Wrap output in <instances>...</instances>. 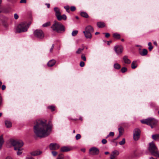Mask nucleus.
<instances>
[{
	"instance_id": "obj_19",
	"label": "nucleus",
	"mask_w": 159,
	"mask_h": 159,
	"mask_svg": "<svg viewBox=\"0 0 159 159\" xmlns=\"http://www.w3.org/2000/svg\"><path fill=\"white\" fill-rule=\"evenodd\" d=\"M54 11L55 12V14L56 17L60 15H61V13L60 11V10L57 7H55L54 8Z\"/></svg>"
},
{
	"instance_id": "obj_2",
	"label": "nucleus",
	"mask_w": 159,
	"mask_h": 159,
	"mask_svg": "<svg viewBox=\"0 0 159 159\" xmlns=\"http://www.w3.org/2000/svg\"><path fill=\"white\" fill-rule=\"evenodd\" d=\"M51 28L53 31L58 33L64 32L65 30L64 26L61 23L56 21H54V23L51 27Z\"/></svg>"
},
{
	"instance_id": "obj_13",
	"label": "nucleus",
	"mask_w": 159,
	"mask_h": 159,
	"mask_svg": "<svg viewBox=\"0 0 159 159\" xmlns=\"http://www.w3.org/2000/svg\"><path fill=\"white\" fill-rule=\"evenodd\" d=\"M71 149V148L68 146H63L61 148V151L62 152H67L70 151Z\"/></svg>"
},
{
	"instance_id": "obj_8",
	"label": "nucleus",
	"mask_w": 159,
	"mask_h": 159,
	"mask_svg": "<svg viewBox=\"0 0 159 159\" xmlns=\"http://www.w3.org/2000/svg\"><path fill=\"white\" fill-rule=\"evenodd\" d=\"M34 34L35 37L39 39H42L44 37V34L43 31L40 30H37L34 31Z\"/></svg>"
},
{
	"instance_id": "obj_57",
	"label": "nucleus",
	"mask_w": 159,
	"mask_h": 159,
	"mask_svg": "<svg viewBox=\"0 0 159 159\" xmlns=\"http://www.w3.org/2000/svg\"><path fill=\"white\" fill-rule=\"evenodd\" d=\"M46 5L47 6L48 8H49L50 7V4L49 3H46Z\"/></svg>"
},
{
	"instance_id": "obj_50",
	"label": "nucleus",
	"mask_w": 159,
	"mask_h": 159,
	"mask_svg": "<svg viewBox=\"0 0 159 159\" xmlns=\"http://www.w3.org/2000/svg\"><path fill=\"white\" fill-rule=\"evenodd\" d=\"M116 156L113 154L111 155L110 157V159H114Z\"/></svg>"
},
{
	"instance_id": "obj_40",
	"label": "nucleus",
	"mask_w": 159,
	"mask_h": 159,
	"mask_svg": "<svg viewBox=\"0 0 159 159\" xmlns=\"http://www.w3.org/2000/svg\"><path fill=\"white\" fill-rule=\"evenodd\" d=\"M57 158H58V159H63L64 157L62 154H60L58 155Z\"/></svg>"
},
{
	"instance_id": "obj_36",
	"label": "nucleus",
	"mask_w": 159,
	"mask_h": 159,
	"mask_svg": "<svg viewBox=\"0 0 159 159\" xmlns=\"http://www.w3.org/2000/svg\"><path fill=\"white\" fill-rule=\"evenodd\" d=\"M125 143V139L124 138H123L121 141H120L119 143V144L120 145H124Z\"/></svg>"
},
{
	"instance_id": "obj_17",
	"label": "nucleus",
	"mask_w": 159,
	"mask_h": 159,
	"mask_svg": "<svg viewBox=\"0 0 159 159\" xmlns=\"http://www.w3.org/2000/svg\"><path fill=\"white\" fill-rule=\"evenodd\" d=\"M56 61L54 60H51L48 63V66L52 67L54 66L56 63Z\"/></svg>"
},
{
	"instance_id": "obj_20",
	"label": "nucleus",
	"mask_w": 159,
	"mask_h": 159,
	"mask_svg": "<svg viewBox=\"0 0 159 159\" xmlns=\"http://www.w3.org/2000/svg\"><path fill=\"white\" fill-rule=\"evenodd\" d=\"M137 61H133L131 64V68L133 69H134L137 67Z\"/></svg>"
},
{
	"instance_id": "obj_58",
	"label": "nucleus",
	"mask_w": 159,
	"mask_h": 159,
	"mask_svg": "<svg viewBox=\"0 0 159 159\" xmlns=\"http://www.w3.org/2000/svg\"><path fill=\"white\" fill-rule=\"evenodd\" d=\"M153 44L155 45L156 46H157V43L156 42V41H154V42H153Z\"/></svg>"
},
{
	"instance_id": "obj_28",
	"label": "nucleus",
	"mask_w": 159,
	"mask_h": 159,
	"mask_svg": "<svg viewBox=\"0 0 159 159\" xmlns=\"http://www.w3.org/2000/svg\"><path fill=\"white\" fill-rule=\"evenodd\" d=\"M18 149H17L16 150L17 151L16 153L18 155H20L22 153V150H23V148H20Z\"/></svg>"
},
{
	"instance_id": "obj_9",
	"label": "nucleus",
	"mask_w": 159,
	"mask_h": 159,
	"mask_svg": "<svg viewBox=\"0 0 159 159\" xmlns=\"http://www.w3.org/2000/svg\"><path fill=\"white\" fill-rule=\"evenodd\" d=\"M140 131L138 129H135L134 131L133 138L134 140H138L140 137Z\"/></svg>"
},
{
	"instance_id": "obj_10",
	"label": "nucleus",
	"mask_w": 159,
	"mask_h": 159,
	"mask_svg": "<svg viewBox=\"0 0 159 159\" xmlns=\"http://www.w3.org/2000/svg\"><path fill=\"white\" fill-rule=\"evenodd\" d=\"M123 48L121 46H116L114 47V50L117 55L121 54L123 51Z\"/></svg>"
},
{
	"instance_id": "obj_52",
	"label": "nucleus",
	"mask_w": 159,
	"mask_h": 159,
	"mask_svg": "<svg viewBox=\"0 0 159 159\" xmlns=\"http://www.w3.org/2000/svg\"><path fill=\"white\" fill-rule=\"evenodd\" d=\"M25 159H35L31 157H26Z\"/></svg>"
},
{
	"instance_id": "obj_32",
	"label": "nucleus",
	"mask_w": 159,
	"mask_h": 159,
	"mask_svg": "<svg viewBox=\"0 0 159 159\" xmlns=\"http://www.w3.org/2000/svg\"><path fill=\"white\" fill-rule=\"evenodd\" d=\"M114 133L112 132H110L109 134L107 136V137H106V138L107 139L108 137H109L110 136L113 137L114 136Z\"/></svg>"
},
{
	"instance_id": "obj_60",
	"label": "nucleus",
	"mask_w": 159,
	"mask_h": 159,
	"mask_svg": "<svg viewBox=\"0 0 159 159\" xmlns=\"http://www.w3.org/2000/svg\"><path fill=\"white\" fill-rule=\"evenodd\" d=\"M105 154H108L109 153V152H105Z\"/></svg>"
},
{
	"instance_id": "obj_46",
	"label": "nucleus",
	"mask_w": 159,
	"mask_h": 159,
	"mask_svg": "<svg viewBox=\"0 0 159 159\" xmlns=\"http://www.w3.org/2000/svg\"><path fill=\"white\" fill-rule=\"evenodd\" d=\"M54 44H53L52 45V47L50 49V52H52V50L54 48Z\"/></svg>"
},
{
	"instance_id": "obj_64",
	"label": "nucleus",
	"mask_w": 159,
	"mask_h": 159,
	"mask_svg": "<svg viewBox=\"0 0 159 159\" xmlns=\"http://www.w3.org/2000/svg\"><path fill=\"white\" fill-rule=\"evenodd\" d=\"M82 151H83V152H85V149H82Z\"/></svg>"
},
{
	"instance_id": "obj_7",
	"label": "nucleus",
	"mask_w": 159,
	"mask_h": 159,
	"mask_svg": "<svg viewBox=\"0 0 159 159\" xmlns=\"http://www.w3.org/2000/svg\"><path fill=\"white\" fill-rule=\"evenodd\" d=\"M140 121L142 123L150 125L152 128H153L157 122V121L156 120L151 118L141 120Z\"/></svg>"
},
{
	"instance_id": "obj_14",
	"label": "nucleus",
	"mask_w": 159,
	"mask_h": 159,
	"mask_svg": "<svg viewBox=\"0 0 159 159\" xmlns=\"http://www.w3.org/2000/svg\"><path fill=\"white\" fill-rule=\"evenodd\" d=\"M42 153V152L41 151H35L30 152V154L32 156H36L40 155Z\"/></svg>"
},
{
	"instance_id": "obj_44",
	"label": "nucleus",
	"mask_w": 159,
	"mask_h": 159,
	"mask_svg": "<svg viewBox=\"0 0 159 159\" xmlns=\"http://www.w3.org/2000/svg\"><path fill=\"white\" fill-rule=\"evenodd\" d=\"M80 65L81 67H83L84 66V63L83 61H81L80 63Z\"/></svg>"
},
{
	"instance_id": "obj_45",
	"label": "nucleus",
	"mask_w": 159,
	"mask_h": 159,
	"mask_svg": "<svg viewBox=\"0 0 159 159\" xmlns=\"http://www.w3.org/2000/svg\"><path fill=\"white\" fill-rule=\"evenodd\" d=\"M64 8L66 9L67 11H68L70 8L69 7L68 5L65 6Z\"/></svg>"
},
{
	"instance_id": "obj_49",
	"label": "nucleus",
	"mask_w": 159,
	"mask_h": 159,
	"mask_svg": "<svg viewBox=\"0 0 159 159\" xmlns=\"http://www.w3.org/2000/svg\"><path fill=\"white\" fill-rule=\"evenodd\" d=\"M2 103V100L1 94H0V107L1 106Z\"/></svg>"
},
{
	"instance_id": "obj_62",
	"label": "nucleus",
	"mask_w": 159,
	"mask_h": 159,
	"mask_svg": "<svg viewBox=\"0 0 159 159\" xmlns=\"http://www.w3.org/2000/svg\"><path fill=\"white\" fill-rule=\"evenodd\" d=\"M111 42H112V41H109V42H108L107 44H108V45H109V42H110V43H111Z\"/></svg>"
},
{
	"instance_id": "obj_18",
	"label": "nucleus",
	"mask_w": 159,
	"mask_h": 159,
	"mask_svg": "<svg viewBox=\"0 0 159 159\" xmlns=\"http://www.w3.org/2000/svg\"><path fill=\"white\" fill-rule=\"evenodd\" d=\"M5 123L7 128H9L11 127L12 123L10 121L8 120H6L5 121Z\"/></svg>"
},
{
	"instance_id": "obj_22",
	"label": "nucleus",
	"mask_w": 159,
	"mask_h": 159,
	"mask_svg": "<svg viewBox=\"0 0 159 159\" xmlns=\"http://www.w3.org/2000/svg\"><path fill=\"white\" fill-rule=\"evenodd\" d=\"M97 25L99 28H102L105 26V24L103 22H100L97 23Z\"/></svg>"
},
{
	"instance_id": "obj_48",
	"label": "nucleus",
	"mask_w": 159,
	"mask_h": 159,
	"mask_svg": "<svg viewBox=\"0 0 159 159\" xmlns=\"http://www.w3.org/2000/svg\"><path fill=\"white\" fill-rule=\"evenodd\" d=\"M103 34H105V37L106 38H108L109 37L110 34L109 33H103Z\"/></svg>"
},
{
	"instance_id": "obj_59",
	"label": "nucleus",
	"mask_w": 159,
	"mask_h": 159,
	"mask_svg": "<svg viewBox=\"0 0 159 159\" xmlns=\"http://www.w3.org/2000/svg\"><path fill=\"white\" fill-rule=\"evenodd\" d=\"M99 34V33L98 32H96L95 33V35H97V34Z\"/></svg>"
},
{
	"instance_id": "obj_26",
	"label": "nucleus",
	"mask_w": 159,
	"mask_h": 159,
	"mask_svg": "<svg viewBox=\"0 0 159 159\" xmlns=\"http://www.w3.org/2000/svg\"><path fill=\"white\" fill-rule=\"evenodd\" d=\"M80 15L82 16L85 18H88L89 17V16L88 14L85 12H81Z\"/></svg>"
},
{
	"instance_id": "obj_11",
	"label": "nucleus",
	"mask_w": 159,
	"mask_h": 159,
	"mask_svg": "<svg viewBox=\"0 0 159 159\" xmlns=\"http://www.w3.org/2000/svg\"><path fill=\"white\" fill-rule=\"evenodd\" d=\"M90 153L92 155L98 154L99 153V150L98 149L95 147H93L89 150Z\"/></svg>"
},
{
	"instance_id": "obj_54",
	"label": "nucleus",
	"mask_w": 159,
	"mask_h": 159,
	"mask_svg": "<svg viewBox=\"0 0 159 159\" xmlns=\"http://www.w3.org/2000/svg\"><path fill=\"white\" fill-rule=\"evenodd\" d=\"M6 89V86L5 85H2V90H4Z\"/></svg>"
},
{
	"instance_id": "obj_3",
	"label": "nucleus",
	"mask_w": 159,
	"mask_h": 159,
	"mask_svg": "<svg viewBox=\"0 0 159 159\" xmlns=\"http://www.w3.org/2000/svg\"><path fill=\"white\" fill-rule=\"evenodd\" d=\"M148 150L152 155L156 157H159V151L153 142L149 143Z\"/></svg>"
},
{
	"instance_id": "obj_21",
	"label": "nucleus",
	"mask_w": 159,
	"mask_h": 159,
	"mask_svg": "<svg viewBox=\"0 0 159 159\" xmlns=\"http://www.w3.org/2000/svg\"><path fill=\"white\" fill-rule=\"evenodd\" d=\"M140 54L142 56H145L147 54L148 51L146 49H143L142 52H139Z\"/></svg>"
},
{
	"instance_id": "obj_56",
	"label": "nucleus",
	"mask_w": 159,
	"mask_h": 159,
	"mask_svg": "<svg viewBox=\"0 0 159 159\" xmlns=\"http://www.w3.org/2000/svg\"><path fill=\"white\" fill-rule=\"evenodd\" d=\"M6 159H12V158L10 156L7 157Z\"/></svg>"
},
{
	"instance_id": "obj_53",
	"label": "nucleus",
	"mask_w": 159,
	"mask_h": 159,
	"mask_svg": "<svg viewBox=\"0 0 159 159\" xmlns=\"http://www.w3.org/2000/svg\"><path fill=\"white\" fill-rule=\"evenodd\" d=\"M26 0H21L20 2V3H26Z\"/></svg>"
},
{
	"instance_id": "obj_51",
	"label": "nucleus",
	"mask_w": 159,
	"mask_h": 159,
	"mask_svg": "<svg viewBox=\"0 0 159 159\" xmlns=\"http://www.w3.org/2000/svg\"><path fill=\"white\" fill-rule=\"evenodd\" d=\"M14 18L16 19H17L18 18V15L16 13L14 15Z\"/></svg>"
},
{
	"instance_id": "obj_33",
	"label": "nucleus",
	"mask_w": 159,
	"mask_h": 159,
	"mask_svg": "<svg viewBox=\"0 0 159 159\" xmlns=\"http://www.w3.org/2000/svg\"><path fill=\"white\" fill-rule=\"evenodd\" d=\"M78 33V30H74L72 32V34H71L73 36H76L77 34Z\"/></svg>"
},
{
	"instance_id": "obj_27",
	"label": "nucleus",
	"mask_w": 159,
	"mask_h": 159,
	"mask_svg": "<svg viewBox=\"0 0 159 159\" xmlns=\"http://www.w3.org/2000/svg\"><path fill=\"white\" fill-rule=\"evenodd\" d=\"M152 139L155 140L159 139V134L153 135H152Z\"/></svg>"
},
{
	"instance_id": "obj_24",
	"label": "nucleus",
	"mask_w": 159,
	"mask_h": 159,
	"mask_svg": "<svg viewBox=\"0 0 159 159\" xmlns=\"http://www.w3.org/2000/svg\"><path fill=\"white\" fill-rule=\"evenodd\" d=\"M84 48H79L78 50L76 51L75 53L77 54H80L81 53V52L84 50Z\"/></svg>"
},
{
	"instance_id": "obj_1",
	"label": "nucleus",
	"mask_w": 159,
	"mask_h": 159,
	"mask_svg": "<svg viewBox=\"0 0 159 159\" xmlns=\"http://www.w3.org/2000/svg\"><path fill=\"white\" fill-rule=\"evenodd\" d=\"M46 120L39 119L34 123V130L35 134L38 137L42 138L48 136L51 133L52 126L48 124Z\"/></svg>"
},
{
	"instance_id": "obj_29",
	"label": "nucleus",
	"mask_w": 159,
	"mask_h": 159,
	"mask_svg": "<svg viewBox=\"0 0 159 159\" xmlns=\"http://www.w3.org/2000/svg\"><path fill=\"white\" fill-rule=\"evenodd\" d=\"M113 37L116 39H119L120 38V35L117 33H114L113 34Z\"/></svg>"
},
{
	"instance_id": "obj_55",
	"label": "nucleus",
	"mask_w": 159,
	"mask_h": 159,
	"mask_svg": "<svg viewBox=\"0 0 159 159\" xmlns=\"http://www.w3.org/2000/svg\"><path fill=\"white\" fill-rule=\"evenodd\" d=\"M121 135H120V134H119V135L116 138V139H114V140H115L117 139Z\"/></svg>"
},
{
	"instance_id": "obj_31",
	"label": "nucleus",
	"mask_w": 159,
	"mask_h": 159,
	"mask_svg": "<svg viewBox=\"0 0 159 159\" xmlns=\"http://www.w3.org/2000/svg\"><path fill=\"white\" fill-rule=\"evenodd\" d=\"M148 45L149 46V50L150 51H151L153 48V47L152 45V43L151 42H149Z\"/></svg>"
},
{
	"instance_id": "obj_23",
	"label": "nucleus",
	"mask_w": 159,
	"mask_h": 159,
	"mask_svg": "<svg viewBox=\"0 0 159 159\" xmlns=\"http://www.w3.org/2000/svg\"><path fill=\"white\" fill-rule=\"evenodd\" d=\"M113 67L115 69L117 70H119L121 67L120 65L117 63H115L114 64Z\"/></svg>"
},
{
	"instance_id": "obj_5",
	"label": "nucleus",
	"mask_w": 159,
	"mask_h": 159,
	"mask_svg": "<svg viewBox=\"0 0 159 159\" xmlns=\"http://www.w3.org/2000/svg\"><path fill=\"white\" fill-rule=\"evenodd\" d=\"M94 29L91 25L87 26L85 28L84 30L83 33L86 38L88 39H91L92 38V33L93 32Z\"/></svg>"
},
{
	"instance_id": "obj_39",
	"label": "nucleus",
	"mask_w": 159,
	"mask_h": 159,
	"mask_svg": "<svg viewBox=\"0 0 159 159\" xmlns=\"http://www.w3.org/2000/svg\"><path fill=\"white\" fill-rule=\"evenodd\" d=\"M81 58L84 61H86V58L84 54H82V55L81 56Z\"/></svg>"
},
{
	"instance_id": "obj_30",
	"label": "nucleus",
	"mask_w": 159,
	"mask_h": 159,
	"mask_svg": "<svg viewBox=\"0 0 159 159\" xmlns=\"http://www.w3.org/2000/svg\"><path fill=\"white\" fill-rule=\"evenodd\" d=\"M118 130L119 134H120L121 135L124 131V129L122 127H120L118 128Z\"/></svg>"
},
{
	"instance_id": "obj_35",
	"label": "nucleus",
	"mask_w": 159,
	"mask_h": 159,
	"mask_svg": "<svg viewBox=\"0 0 159 159\" xmlns=\"http://www.w3.org/2000/svg\"><path fill=\"white\" fill-rule=\"evenodd\" d=\"M48 108L50 109L52 111H53L55 110V107L53 106H50L48 107Z\"/></svg>"
},
{
	"instance_id": "obj_34",
	"label": "nucleus",
	"mask_w": 159,
	"mask_h": 159,
	"mask_svg": "<svg viewBox=\"0 0 159 159\" xmlns=\"http://www.w3.org/2000/svg\"><path fill=\"white\" fill-rule=\"evenodd\" d=\"M50 22H48L43 25V26L44 27H47L50 25Z\"/></svg>"
},
{
	"instance_id": "obj_16",
	"label": "nucleus",
	"mask_w": 159,
	"mask_h": 159,
	"mask_svg": "<svg viewBox=\"0 0 159 159\" xmlns=\"http://www.w3.org/2000/svg\"><path fill=\"white\" fill-rule=\"evenodd\" d=\"M123 59L124 61V62L125 64H129L130 63V60L128 58V57L127 56H124Z\"/></svg>"
},
{
	"instance_id": "obj_42",
	"label": "nucleus",
	"mask_w": 159,
	"mask_h": 159,
	"mask_svg": "<svg viewBox=\"0 0 159 159\" xmlns=\"http://www.w3.org/2000/svg\"><path fill=\"white\" fill-rule=\"evenodd\" d=\"M52 153L53 156H56L57 155V152L56 151H52Z\"/></svg>"
},
{
	"instance_id": "obj_41",
	"label": "nucleus",
	"mask_w": 159,
	"mask_h": 159,
	"mask_svg": "<svg viewBox=\"0 0 159 159\" xmlns=\"http://www.w3.org/2000/svg\"><path fill=\"white\" fill-rule=\"evenodd\" d=\"M80 138H81V135L80 134H77L75 136L76 139L77 140L80 139Z\"/></svg>"
},
{
	"instance_id": "obj_6",
	"label": "nucleus",
	"mask_w": 159,
	"mask_h": 159,
	"mask_svg": "<svg viewBox=\"0 0 159 159\" xmlns=\"http://www.w3.org/2000/svg\"><path fill=\"white\" fill-rule=\"evenodd\" d=\"M29 25L26 22L22 23L18 25L16 28V31L18 33L25 32L27 31Z\"/></svg>"
},
{
	"instance_id": "obj_38",
	"label": "nucleus",
	"mask_w": 159,
	"mask_h": 159,
	"mask_svg": "<svg viewBox=\"0 0 159 159\" xmlns=\"http://www.w3.org/2000/svg\"><path fill=\"white\" fill-rule=\"evenodd\" d=\"M127 70V69L125 67H123L121 69V71L122 73L126 72Z\"/></svg>"
},
{
	"instance_id": "obj_25",
	"label": "nucleus",
	"mask_w": 159,
	"mask_h": 159,
	"mask_svg": "<svg viewBox=\"0 0 159 159\" xmlns=\"http://www.w3.org/2000/svg\"><path fill=\"white\" fill-rule=\"evenodd\" d=\"M4 143V140L2 135L0 136V149H1Z\"/></svg>"
},
{
	"instance_id": "obj_63",
	"label": "nucleus",
	"mask_w": 159,
	"mask_h": 159,
	"mask_svg": "<svg viewBox=\"0 0 159 159\" xmlns=\"http://www.w3.org/2000/svg\"><path fill=\"white\" fill-rule=\"evenodd\" d=\"M2 113L1 112H0V117L2 116Z\"/></svg>"
},
{
	"instance_id": "obj_12",
	"label": "nucleus",
	"mask_w": 159,
	"mask_h": 159,
	"mask_svg": "<svg viewBox=\"0 0 159 159\" xmlns=\"http://www.w3.org/2000/svg\"><path fill=\"white\" fill-rule=\"evenodd\" d=\"M60 146L56 143H51L49 145V149L50 150H56L58 149Z\"/></svg>"
},
{
	"instance_id": "obj_43",
	"label": "nucleus",
	"mask_w": 159,
	"mask_h": 159,
	"mask_svg": "<svg viewBox=\"0 0 159 159\" xmlns=\"http://www.w3.org/2000/svg\"><path fill=\"white\" fill-rule=\"evenodd\" d=\"M76 9V8L74 6H71L70 7V10L71 11H75Z\"/></svg>"
},
{
	"instance_id": "obj_15",
	"label": "nucleus",
	"mask_w": 159,
	"mask_h": 159,
	"mask_svg": "<svg viewBox=\"0 0 159 159\" xmlns=\"http://www.w3.org/2000/svg\"><path fill=\"white\" fill-rule=\"evenodd\" d=\"M57 18L59 20H66V16L65 14L61 16L60 15L57 17Z\"/></svg>"
},
{
	"instance_id": "obj_4",
	"label": "nucleus",
	"mask_w": 159,
	"mask_h": 159,
	"mask_svg": "<svg viewBox=\"0 0 159 159\" xmlns=\"http://www.w3.org/2000/svg\"><path fill=\"white\" fill-rule=\"evenodd\" d=\"M10 143L14 147L15 150L21 148L24 145V143L21 140L11 139L10 140Z\"/></svg>"
},
{
	"instance_id": "obj_47",
	"label": "nucleus",
	"mask_w": 159,
	"mask_h": 159,
	"mask_svg": "<svg viewBox=\"0 0 159 159\" xmlns=\"http://www.w3.org/2000/svg\"><path fill=\"white\" fill-rule=\"evenodd\" d=\"M107 140L105 139H102V143L103 144H106L107 143Z\"/></svg>"
},
{
	"instance_id": "obj_37",
	"label": "nucleus",
	"mask_w": 159,
	"mask_h": 159,
	"mask_svg": "<svg viewBox=\"0 0 159 159\" xmlns=\"http://www.w3.org/2000/svg\"><path fill=\"white\" fill-rule=\"evenodd\" d=\"M113 155L116 156L119 154V152L117 150H115L113 152Z\"/></svg>"
},
{
	"instance_id": "obj_61",
	"label": "nucleus",
	"mask_w": 159,
	"mask_h": 159,
	"mask_svg": "<svg viewBox=\"0 0 159 159\" xmlns=\"http://www.w3.org/2000/svg\"><path fill=\"white\" fill-rule=\"evenodd\" d=\"M149 159H157V158H154L153 157H151L149 158Z\"/></svg>"
}]
</instances>
